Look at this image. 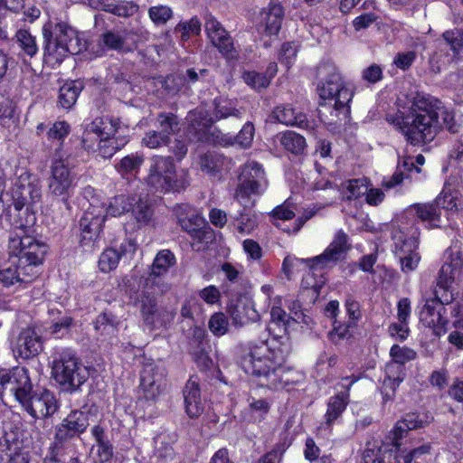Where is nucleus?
Here are the masks:
<instances>
[{"mask_svg":"<svg viewBox=\"0 0 463 463\" xmlns=\"http://www.w3.org/2000/svg\"><path fill=\"white\" fill-rule=\"evenodd\" d=\"M61 424L80 436L90 425L89 413L78 410L71 411Z\"/></svg>","mask_w":463,"mask_h":463,"instance_id":"43","label":"nucleus"},{"mask_svg":"<svg viewBox=\"0 0 463 463\" xmlns=\"http://www.w3.org/2000/svg\"><path fill=\"white\" fill-rule=\"evenodd\" d=\"M242 79L248 86L256 90L266 89L270 83L269 77L255 71H244Z\"/></svg>","mask_w":463,"mask_h":463,"instance_id":"56","label":"nucleus"},{"mask_svg":"<svg viewBox=\"0 0 463 463\" xmlns=\"http://www.w3.org/2000/svg\"><path fill=\"white\" fill-rule=\"evenodd\" d=\"M121 129L120 120L109 116L97 117L84 126L81 137L83 148H95L94 144L102 137L118 134Z\"/></svg>","mask_w":463,"mask_h":463,"instance_id":"15","label":"nucleus"},{"mask_svg":"<svg viewBox=\"0 0 463 463\" xmlns=\"http://www.w3.org/2000/svg\"><path fill=\"white\" fill-rule=\"evenodd\" d=\"M247 203L248 201L242 204L243 210L239 211L238 213L233 216V219L236 222L234 225L241 234L250 233L258 225L255 214L246 210Z\"/></svg>","mask_w":463,"mask_h":463,"instance_id":"45","label":"nucleus"},{"mask_svg":"<svg viewBox=\"0 0 463 463\" xmlns=\"http://www.w3.org/2000/svg\"><path fill=\"white\" fill-rule=\"evenodd\" d=\"M229 313L232 324L236 326H242L249 322H255L260 315L254 308L253 303L249 299H238L236 303L229 307Z\"/></svg>","mask_w":463,"mask_h":463,"instance_id":"31","label":"nucleus"},{"mask_svg":"<svg viewBox=\"0 0 463 463\" xmlns=\"http://www.w3.org/2000/svg\"><path fill=\"white\" fill-rule=\"evenodd\" d=\"M205 32L213 45L228 62H236L240 58L233 39L212 14L205 17Z\"/></svg>","mask_w":463,"mask_h":463,"instance_id":"14","label":"nucleus"},{"mask_svg":"<svg viewBox=\"0 0 463 463\" xmlns=\"http://www.w3.org/2000/svg\"><path fill=\"white\" fill-rule=\"evenodd\" d=\"M144 158L139 155H128L123 157L116 165L117 171L122 175H133L139 171Z\"/></svg>","mask_w":463,"mask_h":463,"instance_id":"51","label":"nucleus"},{"mask_svg":"<svg viewBox=\"0 0 463 463\" xmlns=\"http://www.w3.org/2000/svg\"><path fill=\"white\" fill-rule=\"evenodd\" d=\"M159 132L166 134L167 140H170V136L175 134L180 130L179 120L176 115L173 113H159L156 118Z\"/></svg>","mask_w":463,"mask_h":463,"instance_id":"49","label":"nucleus"},{"mask_svg":"<svg viewBox=\"0 0 463 463\" xmlns=\"http://www.w3.org/2000/svg\"><path fill=\"white\" fill-rule=\"evenodd\" d=\"M175 31L181 33L183 41H187L191 35L200 34L201 22L197 17H193L189 22L178 24Z\"/></svg>","mask_w":463,"mask_h":463,"instance_id":"59","label":"nucleus"},{"mask_svg":"<svg viewBox=\"0 0 463 463\" xmlns=\"http://www.w3.org/2000/svg\"><path fill=\"white\" fill-rule=\"evenodd\" d=\"M55 437L53 443L51 446V456L44 463H60L62 462L61 457L67 452L70 453L74 450L72 440L79 437L73 433L71 430L67 429L61 423L55 428Z\"/></svg>","mask_w":463,"mask_h":463,"instance_id":"24","label":"nucleus"},{"mask_svg":"<svg viewBox=\"0 0 463 463\" xmlns=\"http://www.w3.org/2000/svg\"><path fill=\"white\" fill-rule=\"evenodd\" d=\"M83 89V86L80 82L78 81H68L65 82L59 91L58 97V105L64 109H71Z\"/></svg>","mask_w":463,"mask_h":463,"instance_id":"39","label":"nucleus"},{"mask_svg":"<svg viewBox=\"0 0 463 463\" xmlns=\"http://www.w3.org/2000/svg\"><path fill=\"white\" fill-rule=\"evenodd\" d=\"M73 325V318L66 312L58 308H49L45 322V331L56 338L69 334Z\"/></svg>","mask_w":463,"mask_h":463,"instance_id":"28","label":"nucleus"},{"mask_svg":"<svg viewBox=\"0 0 463 463\" xmlns=\"http://www.w3.org/2000/svg\"><path fill=\"white\" fill-rule=\"evenodd\" d=\"M287 354L276 340L250 345L239 359L242 370L250 375L264 378L267 384L281 382Z\"/></svg>","mask_w":463,"mask_h":463,"instance_id":"2","label":"nucleus"},{"mask_svg":"<svg viewBox=\"0 0 463 463\" xmlns=\"http://www.w3.org/2000/svg\"><path fill=\"white\" fill-rule=\"evenodd\" d=\"M393 252L396 257L402 255H411L418 251L419 239L413 233L411 236L406 235L402 231H396L392 235Z\"/></svg>","mask_w":463,"mask_h":463,"instance_id":"37","label":"nucleus"},{"mask_svg":"<svg viewBox=\"0 0 463 463\" xmlns=\"http://www.w3.org/2000/svg\"><path fill=\"white\" fill-rule=\"evenodd\" d=\"M229 327L230 323L224 313L215 312L210 317L208 328L214 336H223L228 333Z\"/></svg>","mask_w":463,"mask_h":463,"instance_id":"52","label":"nucleus"},{"mask_svg":"<svg viewBox=\"0 0 463 463\" xmlns=\"http://www.w3.org/2000/svg\"><path fill=\"white\" fill-rule=\"evenodd\" d=\"M439 200H434L429 203H415L411 206L408 213H413L427 228H437L440 225V209H439Z\"/></svg>","mask_w":463,"mask_h":463,"instance_id":"34","label":"nucleus"},{"mask_svg":"<svg viewBox=\"0 0 463 463\" xmlns=\"http://www.w3.org/2000/svg\"><path fill=\"white\" fill-rule=\"evenodd\" d=\"M435 298L428 299L420 312V321L428 327L446 330L449 324L448 308L450 304L448 297H439L438 292Z\"/></svg>","mask_w":463,"mask_h":463,"instance_id":"16","label":"nucleus"},{"mask_svg":"<svg viewBox=\"0 0 463 463\" xmlns=\"http://www.w3.org/2000/svg\"><path fill=\"white\" fill-rule=\"evenodd\" d=\"M350 250L348 236L342 230L338 231L332 242L324 252L313 259L304 260L312 270H324L335 267L338 261L345 259Z\"/></svg>","mask_w":463,"mask_h":463,"instance_id":"13","label":"nucleus"},{"mask_svg":"<svg viewBox=\"0 0 463 463\" xmlns=\"http://www.w3.org/2000/svg\"><path fill=\"white\" fill-rule=\"evenodd\" d=\"M137 250L133 240L125 239L117 247H109L99 256V268L102 272L108 273L118 267L119 260L123 258L130 259Z\"/></svg>","mask_w":463,"mask_h":463,"instance_id":"21","label":"nucleus"},{"mask_svg":"<svg viewBox=\"0 0 463 463\" xmlns=\"http://www.w3.org/2000/svg\"><path fill=\"white\" fill-rule=\"evenodd\" d=\"M165 369L155 361L148 360L140 372V383L165 382Z\"/></svg>","mask_w":463,"mask_h":463,"instance_id":"47","label":"nucleus"},{"mask_svg":"<svg viewBox=\"0 0 463 463\" xmlns=\"http://www.w3.org/2000/svg\"><path fill=\"white\" fill-rule=\"evenodd\" d=\"M187 136L196 141H204L213 124V118L208 115L207 111L203 109H195L188 112L186 118Z\"/></svg>","mask_w":463,"mask_h":463,"instance_id":"23","label":"nucleus"},{"mask_svg":"<svg viewBox=\"0 0 463 463\" xmlns=\"http://www.w3.org/2000/svg\"><path fill=\"white\" fill-rule=\"evenodd\" d=\"M450 262L442 265L437 285L439 288L448 290L456 279L463 275V257L458 250H450Z\"/></svg>","mask_w":463,"mask_h":463,"instance_id":"27","label":"nucleus"},{"mask_svg":"<svg viewBox=\"0 0 463 463\" xmlns=\"http://www.w3.org/2000/svg\"><path fill=\"white\" fill-rule=\"evenodd\" d=\"M176 315L175 308L170 306L156 305L154 309L146 315L143 321L149 330L166 328L172 324Z\"/></svg>","mask_w":463,"mask_h":463,"instance_id":"35","label":"nucleus"},{"mask_svg":"<svg viewBox=\"0 0 463 463\" xmlns=\"http://www.w3.org/2000/svg\"><path fill=\"white\" fill-rule=\"evenodd\" d=\"M185 411L190 418H198L203 412V404L201 399L199 383L190 378L184 391Z\"/></svg>","mask_w":463,"mask_h":463,"instance_id":"30","label":"nucleus"},{"mask_svg":"<svg viewBox=\"0 0 463 463\" xmlns=\"http://www.w3.org/2000/svg\"><path fill=\"white\" fill-rule=\"evenodd\" d=\"M36 277L37 272H33L30 266L22 264L16 258L0 267V283L5 288L27 285Z\"/></svg>","mask_w":463,"mask_h":463,"instance_id":"19","label":"nucleus"},{"mask_svg":"<svg viewBox=\"0 0 463 463\" xmlns=\"http://www.w3.org/2000/svg\"><path fill=\"white\" fill-rule=\"evenodd\" d=\"M284 9L279 3H270L268 9L260 13V24L267 35H277L281 28Z\"/></svg>","mask_w":463,"mask_h":463,"instance_id":"33","label":"nucleus"},{"mask_svg":"<svg viewBox=\"0 0 463 463\" xmlns=\"http://www.w3.org/2000/svg\"><path fill=\"white\" fill-rule=\"evenodd\" d=\"M33 384L29 371L24 367H14L0 371V394L9 393L22 404L32 392Z\"/></svg>","mask_w":463,"mask_h":463,"instance_id":"11","label":"nucleus"},{"mask_svg":"<svg viewBox=\"0 0 463 463\" xmlns=\"http://www.w3.org/2000/svg\"><path fill=\"white\" fill-rule=\"evenodd\" d=\"M390 442H383L381 463H422L430 453V444L411 449H402L399 439L390 437Z\"/></svg>","mask_w":463,"mask_h":463,"instance_id":"12","label":"nucleus"},{"mask_svg":"<svg viewBox=\"0 0 463 463\" xmlns=\"http://www.w3.org/2000/svg\"><path fill=\"white\" fill-rule=\"evenodd\" d=\"M408 107L388 115L387 121L414 146L430 143L439 133L441 111L445 128L450 134H458L463 128V114L455 109H443L441 102L422 92L407 96Z\"/></svg>","mask_w":463,"mask_h":463,"instance_id":"1","label":"nucleus"},{"mask_svg":"<svg viewBox=\"0 0 463 463\" xmlns=\"http://www.w3.org/2000/svg\"><path fill=\"white\" fill-rule=\"evenodd\" d=\"M0 463H30V453L17 431H5L0 438Z\"/></svg>","mask_w":463,"mask_h":463,"instance_id":"18","label":"nucleus"},{"mask_svg":"<svg viewBox=\"0 0 463 463\" xmlns=\"http://www.w3.org/2000/svg\"><path fill=\"white\" fill-rule=\"evenodd\" d=\"M43 349L41 335L33 327L24 328L18 335L15 351L19 357L28 360L37 356Z\"/></svg>","mask_w":463,"mask_h":463,"instance_id":"22","label":"nucleus"},{"mask_svg":"<svg viewBox=\"0 0 463 463\" xmlns=\"http://www.w3.org/2000/svg\"><path fill=\"white\" fill-rule=\"evenodd\" d=\"M128 143L127 136L120 134L102 137L94 144L95 148H84L88 152L97 153L103 158L112 157L118 150L122 149Z\"/></svg>","mask_w":463,"mask_h":463,"instance_id":"32","label":"nucleus"},{"mask_svg":"<svg viewBox=\"0 0 463 463\" xmlns=\"http://www.w3.org/2000/svg\"><path fill=\"white\" fill-rule=\"evenodd\" d=\"M33 419L52 417L58 410V402L53 392L49 390L33 392L21 404Z\"/></svg>","mask_w":463,"mask_h":463,"instance_id":"17","label":"nucleus"},{"mask_svg":"<svg viewBox=\"0 0 463 463\" xmlns=\"http://www.w3.org/2000/svg\"><path fill=\"white\" fill-rule=\"evenodd\" d=\"M350 402V394L347 392H338L331 396L326 402V411L320 428L329 430L334 424L339 423L344 411Z\"/></svg>","mask_w":463,"mask_h":463,"instance_id":"25","label":"nucleus"},{"mask_svg":"<svg viewBox=\"0 0 463 463\" xmlns=\"http://www.w3.org/2000/svg\"><path fill=\"white\" fill-rule=\"evenodd\" d=\"M386 376L383 379L381 392L384 401L392 400L395 394L396 389L399 387L401 383L404 379L403 370H400L397 373H394V365H386Z\"/></svg>","mask_w":463,"mask_h":463,"instance_id":"38","label":"nucleus"},{"mask_svg":"<svg viewBox=\"0 0 463 463\" xmlns=\"http://www.w3.org/2000/svg\"><path fill=\"white\" fill-rule=\"evenodd\" d=\"M52 375L61 390L73 393L89 379V371L77 353L69 347H56L51 355Z\"/></svg>","mask_w":463,"mask_h":463,"instance_id":"5","label":"nucleus"},{"mask_svg":"<svg viewBox=\"0 0 463 463\" xmlns=\"http://www.w3.org/2000/svg\"><path fill=\"white\" fill-rule=\"evenodd\" d=\"M43 56L47 63L60 64L71 55L87 49V41L65 22H48L43 26Z\"/></svg>","mask_w":463,"mask_h":463,"instance_id":"4","label":"nucleus"},{"mask_svg":"<svg viewBox=\"0 0 463 463\" xmlns=\"http://www.w3.org/2000/svg\"><path fill=\"white\" fill-rule=\"evenodd\" d=\"M268 185L262 165L256 161H250L243 165L240 175L234 198L240 204L249 201L251 194H262Z\"/></svg>","mask_w":463,"mask_h":463,"instance_id":"10","label":"nucleus"},{"mask_svg":"<svg viewBox=\"0 0 463 463\" xmlns=\"http://www.w3.org/2000/svg\"><path fill=\"white\" fill-rule=\"evenodd\" d=\"M317 75L321 79L317 85L320 99L330 101L336 118H347L354 92L345 85L337 68L329 62L322 63L317 68Z\"/></svg>","mask_w":463,"mask_h":463,"instance_id":"6","label":"nucleus"},{"mask_svg":"<svg viewBox=\"0 0 463 463\" xmlns=\"http://www.w3.org/2000/svg\"><path fill=\"white\" fill-rule=\"evenodd\" d=\"M390 355L392 359V363L389 364H393L394 369H397V372L402 369V365L406 363L412 361L416 358V352L407 346H400L399 345H393L390 350Z\"/></svg>","mask_w":463,"mask_h":463,"instance_id":"46","label":"nucleus"},{"mask_svg":"<svg viewBox=\"0 0 463 463\" xmlns=\"http://www.w3.org/2000/svg\"><path fill=\"white\" fill-rule=\"evenodd\" d=\"M270 117L274 121L287 126H295L303 129L313 128L307 116L302 112L296 111L290 106L279 105L275 107Z\"/></svg>","mask_w":463,"mask_h":463,"instance_id":"29","label":"nucleus"},{"mask_svg":"<svg viewBox=\"0 0 463 463\" xmlns=\"http://www.w3.org/2000/svg\"><path fill=\"white\" fill-rule=\"evenodd\" d=\"M241 111L236 109L232 102L229 99L222 98H215L213 100V117L215 121L225 119L229 117L240 118H241Z\"/></svg>","mask_w":463,"mask_h":463,"instance_id":"44","label":"nucleus"},{"mask_svg":"<svg viewBox=\"0 0 463 463\" xmlns=\"http://www.w3.org/2000/svg\"><path fill=\"white\" fill-rule=\"evenodd\" d=\"M99 43L109 50L120 52L125 44V38L119 32L107 30L100 36Z\"/></svg>","mask_w":463,"mask_h":463,"instance_id":"53","label":"nucleus"},{"mask_svg":"<svg viewBox=\"0 0 463 463\" xmlns=\"http://www.w3.org/2000/svg\"><path fill=\"white\" fill-rule=\"evenodd\" d=\"M137 202L132 206L131 212L137 222L147 224L152 218L153 211L146 201L137 196Z\"/></svg>","mask_w":463,"mask_h":463,"instance_id":"54","label":"nucleus"},{"mask_svg":"<svg viewBox=\"0 0 463 463\" xmlns=\"http://www.w3.org/2000/svg\"><path fill=\"white\" fill-rule=\"evenodd\" d=\"M166 288V286H164V288H159L156 281H152V278H146L142 290L136 295L134 302V305L140 310L142 318L158 305L157 297Z\"/></svg>","mask_w":463,"mask_h":463,"instance_id":"26","label":"nucleus"},{"mask_svg":"<svg viewBox=\"0 0 463 463\" xmlns=\"http://www.w3.org/2000/svg\"><path fill=\"white\" fill-rule=\"evenodd\" d=\"M32 228L14 227L9 235L8 250L10 255L38 273L37 268L43 263L48 247L30 234Z\"/></svg>","mask_w":463,"mask_h":463,"instance_id":"7","label":"nucleus"},{"mask_svg":"<svg viewBox=\"0 0 463 463\" xmlns=\"http://www.w3.org/2000/svg\"><path fill=\"white\" fill-rule=\"evenodd\" d=\"M442 37L454 54L463 50V30L454 29L443 33Z\"/></svg>","mask_w":463,"mask_h":463,"instance_id":"57","label":"nucleus"},{"mask_svg":"<svg viewBox=\"0 0 463 463\" xmlns=\"http://www.w3.org/2000/svg\"><path fill=\"white\" fill-rule=\"evenodd\" d=\"M138 10L139 6L137 3L126 0H119L116 4H109L104 8V12L124 18L134 15Z\"/></svg>","mask_w":463,"mask_h":463,"instance_id":"48","label":"nucleus"},{"mask_svg":"<svg viewBox=\"0 0 463 463\" xmlns=\"http://www.w3.org/2000/svg\"><path fill=\"white\" fill-rule=\"evenodd\" d=\"M106 215L102 207L90 205L80 220V243L88 245L97 239Z\"/></svg>","mask_w":463,"mask_h":463,"instance_id":"20","label":"nucleus"},{"mask_svg":"<svg viewBox=\"0 0 463 463\" xmlns=\"http://www.w3.org/2000/svg\"><path fill=\"white\" fill-rule=\"evenodd\" d=\"M148 16L156 25L165 24L173 16L172 9L167 5H156L148 9Z\"/></svg>","mask_w":463,"mask_h":463,"instance_id":"58","label":"nucleus"},{"mask_svg":"<svg viewBox=\"0 0 463 463\" xmlns=\"http://www.w3.org/2000/svg\"><path fill=\"white\" fill-rule=\"evenodd\" d=\"M15 38L20 49L30 58L38 52L36 39L28 30H18L15 33Z\"/></svg>","mask_w":463,"mask_h":463,"instance_id":"50","label":"nucleus"},{"mask_svg":"<svg viewBox=\"0 0 463 463\" xmlns=\"http://www.w3.org/2000/svg\"><path fill=\"white\" fill-rule=\"evenodd\" d=\"M200 219L194 213L190 217H181L179 225L182 230L187 232L191 236L201 239L203 231L201 230Z\"/></svg>","mask_w":463,"mask_h":463,"instance_id":"60","label":"nucleus"},{"mask_svg":"<svg viewBox=\"0 0 463 463\" xmlns=\"http://www.w3.org/2000/svg\"><path fill=\"white\" fill-rule=\"evenodd\" d=\"M383 444L379 446L377 441H369L363 453L364 463H381Z\"/></svg>","mask_w":463,"mask_h":463,"instance_id":"64","label":"nucleus"},{"mask_svg":"<svg viewBox=\"0 0 463 463\" xmlns=\"http://www.w3.org/2000/svg\"><path fill=\"white\" fill-rule=\"evenodd\" d=\"M175 264V257L169 250H160L152 264L151 273L147 278H152V281L167 272L170 267Z\"/></svg>","mask_w":463,"mask_h":463,"instance_id":"40","label":"nucleus"},{"mask_svg":"<svg viewBox=\"0 0 463 463\" xmlns=\"http://www.w3.org/2000/svg\"><path fill=\"white\" fill-rule=\"evenodd\" d=\"M255 133L254 126L251 122H246L238 135L234 137V142L241 148H249L253 141Z\"/></svg>","mask_w":463,"mask_h":463,"instance_id":"61","label":"nucleus"},{"mask_svg":"<svg viewBox=\"0 0 463 463\" xmlns=\"http://www.w3.org/2000/svg\"><path fill=\"white\" fill-rule=\"evenodd\" d=\"M169 143L166 134L158 130H149L142 139V144L146 147L155 149Z\"/></svg>","mask_w":463,"mask_h":463,"instance_id":"62","label":"nucleus"},{"mask_svg":"<svg viewBox=\"0 0 463 463\" xmlns=\"http://www.w3.org/2000/svg\"><path fill=\"white\" fill-rule=\"evenodd\" d=\"M42 199L43 185L41 179L29 172L22 173L11 188L9 216H12V207L16 213L11 225L25 228L33 226L36 221L37 207L42 203Z\"/></svg>","mask_w":463,"mask_h":463,"instance_id":"3","label":"nucleus"},{"mask_svg":"<svg viewBox=\"0 0 463 463\" xmlns=\"http://www.w3.org/2000/svg\"><path fill=\"white\" fill-rule=\"evenodd\" d=\"M137 202V195L119 194L111 199L106 214L111 216H120L125 213L130 212L134 203Z\"/></svg>","mask_w":463,"mask_h":463,"instance_id":"42","label":"nucleus"},{"mask_svg":"<svg viewBox=\"0 0 463 463\" xmlns=\"http://www.w3.org/2000/svg\"><path fill=\"white\" fill-rule=\"evenodd\" d=\"M279 139L285 150L296 156L303 154L307 146L305 137L295 131L288 130Z\"/></svg>","mask_w":463,"mask_h":463,"instance_id":"41","label":"nucleus"},{"mask_svg":"<svg viewBox=\"0 0 463 463\" xmlns=\"http://www.w3.org/2000/svg\"><path fill=\"white\" fill-rule=\"evenodd\" d=\"M430 421V417L427 414L420 416L419 413L410 412L405 414L403 418L395 424L391 433L395 439L401 440L408 434L409 430L423 428L428 425Z\"/></svg>","mask_w":463,"mask_h":463,"instance_id":"36","label":"nucleus"},{"mask_svg":"<svg viewBox=\"0 0 463 463\" xmlns=\"http://www.w3.org/2000/svg\"><path fill=\"white\" fill-rule=\"evenodd\" d=\"M118 321L117 317L111 313H102L99 315L94 322L96 330L100 331L101 334H110L115 331Z\"/></svg>","mask_w":463,"mask_h":463,"instance_id":"55","label":"nucleus"},{"mask_svg":"<svg viewBox=\"0 0 463 463\" xmlns=\"http://www.w3.org/2000/svg\"><path fill=\"white\" fill-rule=\"evenodd\" d=\"M146 184L156 192H180L189 185L186 176H177L171 156H155L150 158Z\"/></svg>","mask_w":463,"mask_h":463,"instance_id":"8","label":"nucleus"},{"mask_svg":"<svg viewBox=\"0 0 463 463\" xmlns=\"http://www.w3.org/2000/svg\"><path fill=\"white\" fill-rule=\"evenodd\" d=\"M71 127L66 121H56L49 128L47 137L49 140H58L63 142L69 135Z\"/></svg>","mask_w":463,"mask_h":463,"instance_id":"63","label":"nucleus"},{"mask_svg":"<svg viewBox=\"0 0 463 463\" xmlns=\"http://www.w3.org/2000/svg\"><path fill=\"white\" fill-rule=\"evenodd\" d=\"M76 186V175L62 158H53L48 179L49 194L67 203Z\"/></svg>","mask_w":463,"mask_h":463,"instance_id":"9","label":"nucleus"}]
</instances>
